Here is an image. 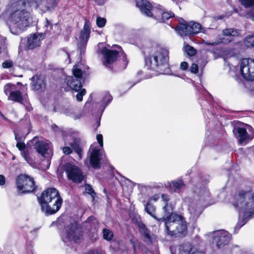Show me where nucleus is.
Returning a JSON list of instances; mask_svg holds the SVG:
<instances>
[{
	"label": "nucleus",
	"instance_id": "obj_50",
	"mask_svg": "<svg viewBox=\"0 0 254 254\" xmlns=\"http://www.w3.org/2000/svg\"><path fill=\"white\" fill-rule=\"evenodd\" d=\"M5 183V178L3 176L0 175V185H3Z\"/></svg>",
	"mask_w": 254,
	"mask_h": 254
},
{
	"label": "nucleus",
	"instance_id": "obj_23",
	"mask_svg": "<svg viewBox=\"0 0 254 254\" xmlns=\"http://www.w3.org/2000/svg\"><path fill=\"white\" fill-rule=\"evenodd\" d=\"M57 0H34V2L31 5L34 7H39L43 11H45L49 8L54 7Z\"/></svg>",
	"mask_w": 254,
	"mask_h": 254
},
{
	"label": "nucleus",
	"instance_id": "obj_42",
	"mask_svg": "<svg viewBox=\"0 0 254 254\" xmlns=\"http://www.w3.org/2000/svg\"><path fill=\"white\" fill-rule=\"evenodd\" d=\"M16 146L18 148L21 152L24 150L25 147V143L22 142V141L17 143Z\"/></svg>",
	"mask_w": 254,
	"mask_h": 254
},
{
	"label": "nucleus",
	"instance_id": "obj_46",
	"mask_svg": "<svg viewBox=\"0 0 254 254\" xmlns=\"http://www.w3.org/2000/svg\"><path fill=\"white\" fill-rule=\"evenodd\" d=\"M188 64L186 62H183L181 63L180 68L183 70H185L188 68Z\"/></svg>",
	"mask_w": 254,
	"mask_h": 254
},
{
	"label": "nucleus",
	"instance_id": "obj_4",
	"mask_svg": "<svg viewBox=\"0 0 254 254\" xmlns=\"http://www.w3.org/2000/svg\"><path fill=\"white\" fill-rule=\"evenodd\" d=\"M164 222L168 235L175 237H182L187 234V223L183 216L172 214L171 216L167 217Z\"/></svg>",
	"mask_w": 254,
	"mask_h": 254
},
{
	"label": "nucleus",
	"instance_id": "obj_19",
	"mask_svg": "<svg viewBox=\"0 0 254 254\" xmlns=\"http://www.w3.org/2000/svg\"><path fill=\"white\" fill-rule=\"evenodd\" d=\"M88 154L89 156L90 164L94 169L99 168L100 167L101 156L100 150L95 144L90 146Z\"/></svg>",
	"mask_w": 254,
	"mask_h": 254
},
{
	"label": "nucleus",
	"instance_id": "obj_37",
	"mask_svg": "<svg viewBox=\"0 0 254 254\" xmlns=\"http://www.w3.org/2000/svg\"><path fill=\"white\" fill-rule=\"evenodd\" d=\"M112 97L111 95L107 94L105 95L104 98H103L102 101V104L105 105H104V109L106 107V106L112 101Z\"/></svg>",
	"mask_w": 254,
	"mask_h": 254
},
{
	"label": "nucleus",
	"instance_id": "obj_47",
	"mask_svg": "<svg viewBox=\"0 0 254 254\" xmlns=\"http://www.w3.org/2000/svg\"><path fill=\"white\" fill-rule=\"evenodd\" d=\"M159 197V196L158 195H157V194L153 196L152 197H151L148 202H150V203L152 200L156 201L158 199Z\"/></svg>",
	"mask_w": 254,
	"mask_h": 254
},
{
	"label": "nucleus",
	"instance_id": "obj_39",
	"mask_svg": "<svg viewBox=\"0 0 254 254\" xmlns=\"http://www.w3.org/2000/svg\"><path fill=\"white\" fill-rule=\"evenodd\" d=\"M106 20L105 18L100 17H97L96 19V24L99 27H103L105 26Z\"/></svg>",
	"mask_w": 254,
	"mask_h": 254
},
{
	"label": "nucleus",
	"instance_id": "obj_40",
	"mask_svg": "<svg viewBox=\"0 0 254 254\" xmlns=\"http://www.w3.org/2000/svg\"><path fill=\"white\" fill-rule=\"evenodd\" d=\"M86 93V90L84 89H82L80 92H78L76 97V99L78 101H81L82 100L83 96Z\"/></svg>",
	"mask_w": 254,
	"mask_h": 254
},
{
	"label": "nucleus",
	"instance_id": "obj_51",
	"mask_svg": "<svg viewBox=\"0 0 254 254\" xmlns=\"http://www.w3.org/2000/svg\"><path fill=\"white\" fill-rule=\"evenodd\" d=\"M248 17L252 19L253 20H254V13L252 14H250V15H248Z\"/></svg>",
	"mask_w": 254,
	"mask_h": 254
},
{
	"label": "nucleus",
	"instance_id": "obj_41",
	"mask_svg": "<svg viewBox=\"0 0 254 254\" xmlns=\"http://www.w3.org/2000/svg\"><path fill=\"white\" fill-rule=\"evenodd\" d=\"M191 72L196 73L198 72V66L196 64H192L190 69Z\"/></svg>",
	"mask_w": 254,
	"mask_h": 254
},
{
	"label": "nucleus",
	"instance_id": "obj_55",
	"mask_svg": "<svg viewBox=\"0 0 254 254\" xmlns=\"http://www.w3.org/2000/svg\"><path fill=\"white\" fill-rule=\"evenodd\" d=\"M1 48L0 47V54H1Z\"/></svg>",
	"mask_w": 254,
	"mask_h": 254
},
{
	"label": "nucleus",
	"instance_id": "obj_1",
	"mask_svg": "<svg viewBox=\"0 0 254 254\" xmlns=\"http://www.w3.org/2000/svg\"><path fill=\"white\" fill-rule=\"evenodd\" d=\"M34 0H10L8 7L10 13L8 25L11 33L18 35L32 23V18L28 8H37L31 5Z\"/></svg>",
	"mask_w": 254,
	"mask_h": 254
},
{
	"label": "nucleus",
	"instance_id": "obj_11",
	"mask_svg": "<svg viewBox=\"0 0 254 254\" xmlns=\"http://www.w3.org/2000/svg\"><path fill=\"white\" fill-rule=\"evenodd\" d=\"M33 142L34 148L36 151L43 157L47 158V168H48L50 164V160L49 158L53 154L51 150V143L47 140H39L37 138H34Z\"/></svg>",
	"mask_w": 254,
	"mask_h": 254
},
{
	"label": "nucleus",
	"instance_id": "obj_27",
	"mask_svg": "<svg viewBox=\"0 0 254 254\" xmlns=\"http://www.w3.org/2000/svg\"><path fill=\"white\" fill-rule=\"evenodd\" d=\"M145 211L149 214L151 216H152L153 218L156 219L158 221H164L165 219L164 217L161 218L160 219L158 218L155 214L156 208L154 206L151 204L150 202H147L145 207Z\"/></svg>",
	"mask_w": 254,
	"mask_h": 254
},
{
	"label": "nucleus",
	"instance_id": "obj_12",
	"mask_svg": "<svg viewBox=\"0 0 254 254\" xmlns=\"http://www.w3.org/2000/svg\"><path fill=\"white\" fill-rule=\"evenodd\" d=\"M64 170L67 178L74 183H80L84 178V175L80 168L72 163H66L64 167Z\"/></svg>",
	"mask_w": 254,
	"mask_h": 254
},
{
	"label": "nucleus",
	"instance_id": "obj_16",
	"mask_svg": "<svg viewBox=\"0 0 254 254\" xmlns=\"http://www.w3.org/2000/svg\"><path fill=\"white\" fill-rule=\"evenodd\" d=\"M240 34V31L236 29L228 28L223 30L222 38L216 40L213 42L205 41V44L207 45H217L222 43L227 44L229 43L233 40V37L237 36Z\"/></svg>",
	"mask_w": 254,
	"mask_h": 254
},
{
	"label": "nucleus",
	"instance_id": "obj_35",
	"mask_svg": "<svg viewBox=\"0 0 254 254\" xmlns=\"http://www.w3.org/2000/svg\"><path fill=\"white\" fill-rule=\"evenodd\" d=\"M21 155L24 159L29 164H31L32 163V159L28 151H23L21 152Z\"/></svg>",
	"mask_w": 254,
	"mask_h": 254
},
{
	"label": "nucleus",
	"instance_id": "obj_9",
	"mask_svg": "<svg viewBox=\"0 0 254 254\" xmlns=\"http://www.w3.org/2000/svg\"><path fill=\"white\" fill-rule=\"evenodd\" d=\"M16 185L19 194L32 192L35 188L33 178L26 174H20L17 176Z\"/></svg>",
	"mask_w": 254,
	"mask_h": 254
},
{
	"label": "nucleus",
	"instance_id": "obj_13",
	"mask_svg": "<svg viewBox=\"0 0 254 254\" xmlns=\"http://www.w3.org/2000/svg\"><path fill=\"white\" fill-rule=\"evenodd\" d=\"M233 132L239 140L241 145H245L254 137V129L248 125L247 128L243 127H236Z\"/></svg>",
	"mask_w": 254,
	"mask_h": 254
},
{
	"label": "nucleus",
	"instance_id": "obj_6",
	"mask_svg": "<svg viewBox=\"0 0 254 254\" xmlns=\"http://www.w3.org/2000/svg\"><path fill=\"white\" fill-rule=\"evenodd\" d=\"M136 2L142 13L149 17L154 15L159 22H165L174 16V13L164 11L161 8H152L151 4L147 0H136Z\"/></svg>",
	"mask_w": 254,
	"mask_h": 254
},
{
	"label": "nucleus",
	"instance_id": "obj_17",
	"mask_svg": "<svg viewBox=\"0 0 254 254\" xmlns=\"http://www.w3.org/2000/svg\"><path fill=\"white\" fill-rule=\"evenodd\" d=\"M5 94L8 96V100L22 103L24 98L20 91L17 90L15 85L8 83L3 88Z\"/></svg>",
	"mask_w": 254,
	"mask_h": 254
},
{
	"label": "nucleus",
	"instance_id": "obj_52",
	"mask_svg": "<svg viewBox=\"0 0 254 254\" xmlns=\"http://www.w3.org/2000/svg\"><path fill=\"white\" fill-rule=\"evenodd\" d=\"M53 129L57 131V129L58 128V127L56 126V125H54L53 126Z\"/></svg>",
	"mask_w": 254,
	"mask_h": 254
},
{
	"label": "nucleus",
	"instance_id": "obj_3",
	"mask_svg": "<svg viewBox=\"0 0 254 254\" xmlns=\"http://www.w3.org/2000/svg\"><path fill=\"white\" fill-rule=\"evenodd\" d=\"M38 199L42 211L49 214L57 212L63 202L58 191L55 188H49L44 191Z\"/></svg>",
	"mask_w": 254,
	"mask_h": 254
},
{
	"label": "nucleus",
	"instance_id": "obj_7",
	"mask_svg": "<svg viewBox=\"0 0 254 254\" xmlns=\"http://www.w3.org/2000/svg\"><path fill=\"white\" fill-rule=\"evenodd\" d=\"M200 197L199 202L197 200H192L190 198H186L184 201V204L188 206V210L193 217H198L202 211V201L206 200L209 196L208 190L203 188L201 189L197 192Z\"/></svg>",
	"mask_w": 254,
	"mask_h": 254
},
{
	"label": "nucleus",
	"instance_id": "obj_10",
	"mask_svg": "<svg viewBox=\"0 0 254 254\" xmlns=\"http://www.w3.org/2000/svg\"><path fill=\"white\" fill-rule=\"evenodd\" d=\"M176 30L181 36L195 35L199 32L205 33V30L198 23L190 21L189 23H180L176 28Z\"/></svg>",
	"mask_w": 254,
	"mask_h": 254
},
{
	"label": "nucleus",
	"instance_id": "obj_8",
	"mask_svg": "<svg viewBox=\"0 0 254 254\" xmlns=\"http://www.w3.org/2000/svg\"><path fill=\"white\" fill-rule=\"evenodd\" d=\"M62 240L67 246L73 243H79L83 240V234L81 228L76 223H72L65 227L62 234Z\"/></svg>",
	"mask_w": 254,
	"mask_h": 254
},
{
	"label": "nucleus",
	"instance_id": "obj_15",
	"mask_svg": "<svg viewBox=\"0 0 254 254\" xmlns=\"http://www.w3.org/2000/svg\"><path fill=\"white\" fill-rule=\"evenodd\" d=\"M240 71L243 77L247 80H254V60L248 58L242 60Z\"/></svg>",
	"mask_w": 254,
	"mask_h": 254
},
{
	"label": "nucleus",
	"instance_id": "obj_29",
	"mask_svg": "<svg viewBox=\"0 0 254 254\" xmlns=\"http://www.w3.org/2000/svg\"><path fill=\"white\" fill-rule=\"evenodd\" d=\"M184 185V184L182 180L173 181L169 184L170 188L174 191H177L180 190Z\"/></svg>",
	"mask_w": 254,
	"mask_h": 254
},
{
	"label": "nucleus",
	"instance_id": "obj_5",
	"mask_svg": "<svg viewBox=\"0 0 254 254\" xmlns=\"http://www.w3.org/2000/svg\"><path fill=\"white\" fill-rule=\"evenodd\" d=\"M169 50L165 48H159L152 55L145 59V67L147 69L160 70L168 66Z\"/></svg>",
	"mask_w": 254,
	"mask_h": 254
},
{
	"label": "nucleus",
	"instance_id": "obj_48",
	"mask_svg": "<svg viewBox=\"0 0 254 254\" xmlns=\"http://www.w3.org/2000/svg\"><path fill=\"white\" fill-rule=\"evenodd\" d=\"M15 138L17 140V142L21 141L23 139L22 137L20 136L16 133H15Z\"/></svg>",
	"mask_w": 254,
	"mask_h": 254
},
{
	"label": "nucleus",
	"instance_id": "obj_43",
	"mask_svg": "<svg viewBox=\"0 0 254 254\" xmlns=\"http://www.w3.org/2000/svg\"><path fill=\"white\" fill-rule=\"evenodd\" d=\"M2 65L4 68H10L13 65V63L10 61H6L2 63Z\"/></svg>",
	"mask_w": 254,
	"mask_h": 254
},
{
	"label": "nucleus",
	"instance_id": "obj_30",
	"mask_svg": "<svg viewBox=\"0 0 254 254\" xmlns=\"http://www.w3.org/2000/svg\"><path fill=\"white\" fill-rule=\"evenodd\" d=\"M103 238L107 241H111L114 238V233L110 229L104 228L102 230Z\"/></svg>",
	"mask_w": 254,
	"mask_h": 254
},
{
	"label": "nucleus",
	"instance_id": "obj_24",
	"mask_svg": "<svg viewBox=\"0 0 254 254\" xmlns=\"http://www.w3.org/2000/svg\"><path fill=\"white\" fill-rule=\"evenodd\" d=\"M162 201L163 202L164 206L163 210L164 212V216L163 217L166 218L167 217L171 216L173 213V206L171 203L169 202L170 198L167 194H162L161 196Z\"/></svg>",
	"mask_w": 254,
	"mask_h": 254
},
{
	"label": "nucleus",
	"instance_id": "obj_2",
	"mask_svg": "<svg viewBox=\"0 0 254 254\" xmlns=\"http://www.w3.org/2000/svg\"><path fill=\"white\" fill-rule=\"evenodd\" d=\"M232 203L239 213V220L234 228L236 233L254 215V192L241 190L234 196Z\"/></svg>",
	"mask_w": 254,
	"mask_h": 254
},
{
	"label": "nucleus",
	"instance_id": "obj_25",
	"mask_svg": "<svg viewBox=\"0 0 254 254\" xmlns=\"http://www.w3.org/2000/svg\"><path fill=\"white\" fill-rule=\"evenodd\" d=\"M178 254H204L202 252H198L189 243H185L180 245Z\"/></svg>",
	"mask_w": 254,
	"mask_h": 254
},
{
	"label": "nucleus",
	"instance_id": "obj_26",
	"mask_svg": "<svg viewBox=\"0 0 254 254\" xmlns=\"http://www.w3.org/2000/svg\"><path fill=\"white\" fill-rule=\"evenodd\" d=\"M32 86L33 89L38 91L45 87V83L43 79L38 75H34L32 78Z\"/></svg>",
	"mask_w": 254,
	"mask_h": 254
},
{
	"label": "nucleus",
	"instance_id": "obj_49",
	"mask_svg": "<svg viewBox=\"0 0 254 254\" xmlns=\"http://www.w3.org/2000/svg\"><path fill=\"white\" fill-rule=\"evenodd\" d=\"M130 243L132 245V248H133V252H134V253H135V251H136V246H135V242H134V241L133 240L130 239Z\"/></svg>",
	"mask_w": 254,
	"mask_h": 254
},
{
	"label": "nucleus",
	"instance_id": "obj_22",
	"mask_svg": "<svg viewBox=\"0 0 254 254\" xmlns=\"http://www.w3.org/2000/svg\"><path fill=\"white\" fill-rule=\"evenodd\" d=\"M44 38L42 33H35L30 35L27 39L26 48L32 50L40 45L41 41Z\"/></svg>",
	"mask_w": 254,
	"mask_h": 254
},
{
	"label": "nucleus",
	"instance_id": "obj_34",
	"mask_svg": "<svg viewBox=\"0 0 254 254\" xmlns=\"http://www.w3.org/2000/svg\"><path fill=\"white\" fill-rule=\"evenodd\" d=\"M86 223H89L91 225V227L93 229H96L99 225L98 221L93 216L89 217L87 220L86 221Z\"/></svg>",
	"mask_w": 254,
	"mask_h": 254
},
{
	"label": "nucleus",
	"instance_id": "obj_32",
	"mask_svg": "<svg viewBox=\"0 0 254 254\" xmlns=\"http://www.w3.org/2000/svg\"><path fill=\"white\" fill-rule=\"evenodd\" d=\"M71 146L72 147V148L75 151V152L77 154L79 159H81L82 156V149L79 146V144L76 142L74 141L72 143H71Z\"/></svg>",
	"mask_w": 254,
	"mask_h": 254
},
{
	"label": "nucleus",
	"instance_id": "obj_38",
	"mask_svg": "<svg viewBox=\"0 0 254 254\" xmlns=\"http://www.w3.org/2000/svg\"><path fill=\"white\" fill-rule=\"evenodd\" d=\"M85 191L86 193L91 195V196L94 198L95 195V193L94 191L91 186L89 185H86L85 186Z\"/></svg>",
	"mask_w": 254,
	"mask_h": 254
},
{
	"label": "nucleus",
	"instance_id": "obj_18",
	"mask_svg": "<svg viewBox=\"0 0 254 254\" xmlns=\"http://www.w3.org/2000/svg\"><path fill=\"white\" fill-rule=\"evenodd\" d=\"M211 236L218 248L227 244L231 237V235L225 230H218L213 232Z\"/></svg>",
	"mask_w": 254,
	"mask_h": 254
},
{
	"label": "nucleus",
	"instance_id": "obj_31",
	"mask_svg": "<svg viewBox=\"0 0 254 254\" xmlns=\"http://www.w3.org/2000/svg\"><path fill=\"white\" fill-rule=\"evenodd\" d=\"M184 48L185 52L189 56H193L196 53V50L193 47L189 45L186 43H184Z\"/></svg>",
	"mask_w": 254,
	"mask_h": 254
},
{
	"label": "nucleus",
	"instance_id": "obj_21",
	"mask_svg": "<svg viewBox=\"0 0 254 254\" xmlns=\"http://www.w3.org/2000/svg\"><path fill=\"white\" fill-rule=\"evenodd\" d=\"M90 33V22L87 19L85 20L83 30L80 32L77 39V45L79 48H84L89 38Z\"/></svg>",
	"mask_w": 254,
	"mask_h": 254
},
{
	"label": "nucleus",
	"instance_id": "obj_45",
	"mask_svg": "<svg viewBox=\"0 0 254 254\" xmlns=\"http://www.w3.org/2000/svg\"><path fill=\"white\" fill-rule=\"evenodd\" d=\"M63 152L65 154H69L72 152L71 149L68 146H65L63 148Z\"/></svg>",
	"mask_w": 254,
	"mask_h": 254
},
{
	"label": "nucleus",
	"instance_id": "obj_14",
	"mask_svg": "<svg viewBox=\"0 0 254 254\" xmlns=\"http://www.w3.org/2000/svg\"><path fill=\"white\" fill-rule=\"evenodd\" d=\"M73 76L66 77L65 82L66 84L72 90L76 91H79L82 87L81 79L82 72L81 70L78 68L77 65H75L72 68Z\"/></svg>",
	"mask_w": 254,
	"mask_h": 254
},
{
	"label": "nucleus",
	"instance_id": "obj_54",
	"mask_svg": "<svg viewBox=\"0 0 254 254\" xmlns=\"http://www.w3.org/2000/svg\"><path fill=\"white\" fill-rule=\"evenodd\" d=\"M118 48L120 50V52H122V48L120 47H118Z\"/></svg>",
	"mask_w": 254,
	"mask_h": 254
},
{
	"label": "nucleus",
	"instance_id": "obj_20",
	"mask_svg": "<svg viewBox=\"0 0 254 254\" xmlns=\"http://www.w3.org/2000/svg\"><path fill=\"white\" fill-rule=\"evenodd\" d=\"M120 51L111 50L104 48L101 50V53L104 56L103 64L109 67H111V65L117 60L118 55Z\"/></svg>",
	"mask_w": 254,
	"mask_h": 254
},
{
	"label": "nucleus",
	"instance_id": "obj_53",
	"mask_svg": "<svg viewBox=\"0 0 254 254\" xmlns=\"http://www.w3.org/2000/svg\"><path fill=\"white\" fill-rule=\"evenodd\" d=\"M101 254L98 252H96V253H90V254Z\"/></svg>",
	"mask_w": 254,
	"mask_h": 254
},
{
	"label": "nucleus",
	"instance_id": "obj_36",
	"mask_svg": "<svg viewBox=\"0 0 254 254\" xmlns=\"http://www.w3.org/2000/svg\"><path fill=\"white\" fill-rule=\"evenodd\" d=\"M245 7H249L254 4V0H239Z\"/></svg>",
	"mask_w": 254,
	"mask_h": 254
},
{
	"label": "nucleus",
	"instance_id": "obj_33",
	"mask_svg": "<svg viewBox=\"0 0 254 254\" xmlns=\"http://www.w3.org/2000/svg\"><path fill=\"white\" fill-rule=\"evenodd\" d=\"M244 44L247 47H254V35H248L244 40Z\"/></svg>",
	"mask_w": 254,
	"mask_h": 254
},
{
	"label": "nucleus",
	"instance_id": "obj_44",
	"mask_svg": "<svg viewBox=\"0 0 254 254\" xmlns=\"http://www.w3.org/2000/svg\"><path fill=\"white\" fill-rule=\"evenodd\" d=\"M97 140L101 147L103 146V136L102 134H98L96 136Z\"/></svg>",
	"mask_w": 254,
	"mask_h": 254
},
{
	"label": "nucleus",
	"instance_id": "obj_28",
	"mask_svg": "<svg viewBox=\"0 0 254 254\" xmlns=\"http://www.w3.org/2000/svg\"><path fill=\"white\" fill-rule=\"evenodd\" d=\"M139 232L144 235V241L148 244L151 243V236L150 232L147 229L145 225L143 224L139 225Z\"/></svg>",
	"mask_w": 254,
	"mask_h": 254
}]
</instances>
